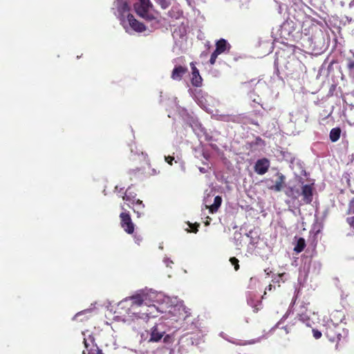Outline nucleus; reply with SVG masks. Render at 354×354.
Instances as JSON below:
<instances>
[{
  "instance_id": "4c0bfd02",
  "label": "nucleus",
  "mask_w": 354,
  "mask_h": 354,
  "mask_svg": "<svg viewBox=\"0 0 354 354\" xmlns=\"http://www.w3.org/2000/svg\"><path fill=\"white\" fill-rule=\"evenodd\" d=\"M259 341V339H252L250 342H249L248 344H254L256 342H258Z\"/></svg>"
},
{
  "instance_id": "7ed1b4c3",
  "label": "nucleus",
  "mask_w": 354,
  "mask_h": 354,
  "mask_svg": "<svg viewBox=\"0 0 354 354\" xmlns=\"http://www.w3.org/2000/svg\"><path fill=\"white\" fill-rule=\"evenodd\" d=\"M248 288L252 290L247 294L248 304L254 308V312H257L261 308V301L258 299H254L256 295L253 291L261 288L259 280L257 277H251Z\"/></svg>"
},
{
  "instance_id": "9b49d317",
  "label": "nucleus",
  "mask_w": 354,
  "mask_h": 354,
  "mask_svg": "<svg viewBox=\"0 0 354 354\" xmlns=\"http://www.w3.org/2000/svg\"><path fill=\"white\" fill-rule=\"evenodd\" d=\"M192 68V79L191 82L194 86L200 87L202 86L203 79L199 74V71L196 67L194 62L190 64Z\"/></svg>"
},
{
  "instance_id": "de8ad7c7",
  "label": "nucleus",
  "mask_w": 354,
  "mask_h": 354,
  "mask_svg": "<svg viewBox=\"0 0 354 354\" xmlns=\"http://www.w3.org/2000/svg\"><path fill=\"white\" fill-rule=\"evenodd\" d=\"M162 248H163V247H162V244H160V245H159V248H160V249H162Z\"/></svg>"
},
{
  "instance_id": "864d4df0",
  "label": "nucleus",
  "mask_w": 354,
  "mask_h": 354,
  "mask_svg": "<svg viewBox=\"0 0 354 354\" xmlns=\"http://www.w3.org/2000/svg\"><path fill=\"white\" fill-rule=\"evenodd\" d=\"M310 28H311V29H313V28H314V26H310Z\"/></svg>"
},
{
  "instance_id": "e433bc0d",
  "label": "nucleus",
  "mask_w": 354,
  "mask_h": 354,
  "mask_svg": "<svg viewBox=\"0 0 354 354\" xmlns=\"http://www.w3.org/2000/svg\"><path fill=\"white\" fill-rule=\"evenodd\" d=\"M221 337H223V338L226 339L227 341H229V342H230L233 343V344H242V345H245V344H246V343H243V344H242V343H239V342H234V341H232V340H230V339H227V338L224 336V333H221Z\"/></svg>"
},
{
  "instance_id": "4be33fe9",
  "label": "nucleus",
  "mask_w": 354,
  "mask_h": 354,
  "mask_svg": "<svg viewBox=\"0 0 354 354\" xmlns=\"http://www.w3.org/2000/svg\"><path fill=\"white\" fill-rule=\"evenodd\" d=\"M162 9L167 8L170 4V0H154Z\"/></svg>"
},
{
  "instance_id": "4468645a",
  "label": "nucleus",
  "mask_w": 354,
  "mask_h": 354,
  "mask_svg": "<svg viewBox=\"0 0 354 354\" xmlns=\"http://www.w3.org/2000/svg\"><path fill=\"white\" fill-rule=\"evenodd\" d=\"M326 327L325 335L328 337L330 341H335L336 337L339 335L335 330L337 325L332 321H329L326 325Z\"/></svg>"
},
{
  "instance_id": "a19ab883",
  "label": "nucleus",
  "mask_w": 354,
  "mask_h": 354,
  "mask_svg": "<svg viewBox=\"0 0 354 354\" xmlns=\"http://www.w3.org/2000/svg\"><path fill=\"white\" fill-rule=\"evenodd\" d=\"M199 170L201 173H205L206 172V169L203 167H200L199 168Z\"/></svg>"
},
{
  "instance_id": "473e14b6",
  "label": "nucleus",
  "mask_w": 354,
  "mask_h": 354,
  "mask_svg": "<svg viewBox=\"0 0 354 354\" xmlns=\"http://www.w3.org/2000/svg\"><path fill=\"white\" fill-rule=\"evenodd\" d=\"M133 237H134V241H135V242H136L137 244H140V242L142 241V236H140V235H137V234H136V235H134V236H133Z\"/></svg>"
},
{
  "instance_id": "49530a36",
  "label": "nucleus",
  "mask_w": 354,
  "mask_h": 354,
  "mask_svg": "<svg viewBox=\"0 0 354 354\" xmlns=\"http://www.w3.org/2000/svg\"><path fill=\"white\" fill-rule=\"evenodd\" d=\"M192 231H193L194 232H196L198 230H197V229H193V230H192Z\"/></svg>"
},
{
  "instance_id": "dca6fc26",
  "label": "nucleus",
  "mask_w": 354,
  "mask_h": 354,
  "mask_svg": "<svg viewBox=\"0 0 354 354\" xmlns=\"http://www.w3.org/2000/svg\"><path fill=\"white\" fill-rule=\"evenodd\" d=\"M115 3L118 12L119 19L120 20L121 17H127V14H129V7L128 4L125 2H122L120 0H117Z\"/></svg>"
},
{
  "instance_id": "58836bf2",
  "label": "nucleus",
  "mask_w": 354,
  "mask_h": 354,
  "mask_svg": "<svg viewBox=\"0 0 354 354\" xmlns=\"http://www.w3.org/2000/svg\"><path fill=\"white\" fill-rule=\"evenodd\" d=\"M179 31L180 32V36H183L185 33V29L184 27L183 28V30L182 31H181L180 28Z\"/></svg>"
},
{
  "instance_id": "79ce46f5",
  "label": "nucleus",
  "mask_w": 354,
  "mask_h": 354,
  "mask_svg": "<svg viewBox=\"0 0 354 354\" xmlns=\"http://www.w3.org/2000/svg\"><path fill=\"white\" fill-rule=\"evenodd\" d=\"M290 312H291V310L289 309V310L287 311L286 314L283 317V319L286 318V317H287V316L288 315V314H290Z\"/></svg>"
},
{
  "instance_id": "a878e982",
  "label": "nucleus",
  "mask_w": 354,
  "mask_h": 354,
  "mask_svg": "<svg viewBox=\"0 0 354 354\" xmlns=\"http://www.w3.org/2000/svg\"><path fill=\"white\" fill-rule=\"evenodd\" d=\"M230 261L234 266L235 270H237L239 268V260L235 257H232Z\"/></svg>"
},
{
  "instance_id": "f704fd0d",
  "label": "nucleus",
  "mask_w": 354,
  "mask_h": 354,
  "mask_svg": "<svg viewBox=\"0 0 354 354\" xmlns=\"http://www.w3.org/2000/svg\"><path fill=\"white\" fill-rule=\"evenodd\" d=\"M346 221L348 223L354 228V216L347 218Z\"/></svg>"
},
{
  "instance_id": "c756f323",
  "label": "nucleus",
  "mask_w": 354,
  "mask_h": 354,
  "mask_svg": "<svg viewBox=\"0 0 354 354\" xmlns=\"http://www.w3.org/2000/svg\"><path fill=\"white\" fill-rule=\"evenodd\" d=\"M313 337L316 339H318L322 337V333L318 330L313 329Z\"/></svg>"
},
{
  "instance_id": "423d86ee",
  "label": "nucleus",
  "mask_w": 354,
  "mask_h": 354,
  "mask_svg": "<svg viewBox=\"0 0 354 354\" xmlns=\"http://www.w3.org/2000/svg\"><path fill=\"white\" fill-rule=\"evenodd\" d=\"M183 59L181 57L174 59L173 63L175 64L171 72V77L176 81H180L183 75L187 73L188 68L185 64H181Z\"/></svg>"
},
{
  "instance_id": "6e6552de",
  "label": "nucleus",
  "mask_w": 354,
  "mask_h": 354,
  "mask_svg": "<svg viewBox=\"0 0 354 354\" xmlns=\"http://www.w3.org/2000/svg\"><path fill=\"white\" fill-rule=\"evenodd\" d=\"M121 220V226L128 234H132L134 232V224L133 223L130 215L127 212H122L120 215Z\"/></svg>"
},
{
  "instance_id": "2f4dec72",
  "label": "nucleus",
  "mask_w": 354,
  "mask_h": 354,
  "mask_svg": "<svg viewBox=\"0 0 354 354\" xmlns=\"http://www.w3.org/2000/svg\"><path fill=\"white\" fill-rule=\"evenodd\" d=\"M142 209L143 208H142L139 205H136V208L133 209L134 212L137 214L138 217H140L143 214V213L142 212H140V209Z\"/></svg>"
},
{
  "instance_id": "2eb2a0df",
  "label": "nucleus",
  "mask_w": 354,
  "mask_h": 354,
  "mask_svg": "<svg viewBox=\"0 0 354 354\" xmlns=\"http://www.w3.org/2000/svg\"><path fill=\"white\" fill-rule=\"evenodd\" d=\"M230 49V44L224 39H221L216 43L214 50L218 55L228 52Z\"/></svg>"
},
{
  "instance_id": "ea45409f",
  "label": "nucleus",
  "mask_w": 354,
  "mask_h": 354,
  "mask_svg": "<svg viewBox=\"0 0 354 354\" xmlns=\"http://www.w3.org/2000/svg\"><path fill=\"white\" fill-rule=\"evenodd\" d=\"M349 8H352L354 6V0H352L350 3H349Z\"/></svg>"
},
{
  "instance_id": "a211bd4d",
  "label": "nucleus",
  "mask_w": 354,
  "mask_h": 354,
  "mask_svg": "<svg viewBox=\"0 0 354 354\" xmlns=\"http://www.w3.org/2000/svg\"><path fill=\"white\" fill-rule=\"evenodd\" d=\"M284 184V177L283 175H279L277 180L275 182V184L270 186L269 189L274 190L275 192H279L282 189Z\"/></svg>"
},
{
  "instance_id": "39448f33",
  "label": "nucleus",
  "mask_w": 354,
  "mask_h": 354,
  "mask_svg": "<svg viewBox=\"0 0 354 354\" xmlns=\"http://www.w3.org/2000/svg\"><path fill=\"white\" fill-rule=\"evenodd\" d=\"M297 317L301 322L308 327H311L319 320L317 315L315 313L308 311L306 309L305 306H301L299 312L297 314Z\"/></svg>"
},
{
  "instance_id": "1a4fd4ad",
  "label": "nucleus",
  "mask_w": 354,
  "mask_h": 354,
  "mask_svg": "<svg viewBox=\"0 0 354 354\" xmlns=\"http://www.w3.org/2000/svg\"><path fill=\"white\" fill-rule=\"evenodd\" d=\"M301 196H302L301 202L299 203V205L301 204H308L310 203L313 200V187L309 185H304L301 187Z\"/></svg>"
},
{
  "instance_id": "0eeeda50",
  "label": "nucleus",
  "mask_w": 354,
  "mask_h": 354,
  "mask_svg": "<svg viewBox=\"0 0 354 354\" xmlns=\"http://www.w3.org/2000/svg\"><path fill=\"white\" fill-rule=\"evenodd\" d=\"M165 326L166 324L164 323H159L155 325L151 328L150 341L156 342L160 341L166 333Z\"/></svg>"
},
{
  "instance_id": "f3484780",
  "label": "nucleus",
  "mask_w": 354,
  "mask_h": 354,
  "mask_svg": "<svg viewBox=\"0 0 354 354\" xmlns=\"http://www.w3.org/2000/svg\"><path fill=\"white\" fill-rule=\"evenodd\" d=\"M286 194L293 200H297L301 196V191L295 187H289L286 190Z\"/></svg>"
},
{
  "instance_id": "6ab92c4d",
  "label": "nucleus",
  "mask_w": 354,
  "mask_h": 354,
  "mask_svg": "<svg viewBox=\"0 0 354 354\" xmlns=\"http://www.w3.org/2000/svg\"><path fill=\"white\" fill-rule=\"evenodd\" d=\"M84 343L85 348L88 352V354H91V351H93V347L95 346V345H94V338L89 335L88 338H84Z\"/></svg>"
},
{
  "instance_id": "7c9ffc66",
  "label": "nucleus",
  "mask_w": 354,
  "mask_h": 354,
  "mask_svg": "<svg viewBox=\"0 0 354 354\" xmlns=\"http://www.w3.org/2000/svg\"><path fill=\"white\" fill-rule=\"evenodd\" d=\"M348 213L354 214V198L349 203Z\"/></svg>"
},
{
  "instance_id": "f257e3e1",
  "label": "nucleus",
  "mask_w": 354,
  "mask_h": 354,
  "mask_svg": "<svg viewBox=\"0 0 354 354\" xmlns=\"http://www.w3.org/2000/svg\"><path fill=\"white\" fill-rule=\"evenodd\" d=\"M117 311L124 322L137 319L156 317L159 313L168 312V319L178 322L190 314L183 301L177 297H169L151 289L138 290L118 305Z\"/></svg>"
},
{
  "instance_id": "bb28decb",
  "label": "nucleus",
  "mask_w": 354,
  "mask_h": 354,
  "mask_svg": "<svg viewBox=\"0 0 354 354\" xmlns=\"http://www.w3.org/2000/svg\"><path fill=\"white\" fill-rule=\"evenodd\" d=\"M218 56V55L216 53H215L214 51L212 53L211 57L209 59V63L211 65H214L215 64Z\"/></svg>"
},
{
  "instance_id": "9d476101",
  "label": "nucleus",
  "mask_w": 354,
  "mask_h": 354,
  "mask_svg": "<svg viewBox=\"0 0 354 354\" xmlns=\"http://www.w3.org/2000/svg\"><path fill=\"white\" fill-rule=\"evenodd\" d=\"M270 167V161L267 158H261L257 161L254 171L259 175L266 174Z\"/></svg>"
},
{
  "instance_id": "b1692460",
  "label": "nucleus",
  "mask_w": 354,
  "mask_h": 354,
  "mask_svg": "<svg viewBox=\"0 0 354 354\" xmlns=\"http://www.w3.org/2000/svg\"><path fill=\"white\" fill-rule=\"evenodd\" d=\"M347 68L349 72L354 71V60L351 58H347Z\"/></svg>"
},
{
  "instance_id": "72a5a7b5",
  "label": "nucleus",
  "mask_w": 354,
  "mask_h": 354,
  "mask_svg": "<svg viewBox=\"0 0 354 354\" xmlns=\"http://www.w3.org/2000/svg\"><path fill=\"white\" fill-rule=\"evenodd\" d=\"M174 157L170 156H165V161L169 165H172V161L174 160Z\"/></svg>"
},
{
  "instance_id": "cd10ccee",
  "label": "nucleus",
  "mask_w": 354,
  "mask_h": 354,
  "mask_svg": "<svg viewBox=\"0 0 354 354\" xmlns=\"http://www.w3.org/2000/svg\"><path fill=\"white\" fill-rule=\"evenodd\" d=\"M90 313H91V310H90V309H86V310H82V311H81V312H80V313H77V314L74 316L73 319H77V318H78L79 317H80L82 315H86V314Z\"/></svg>"
},
{
  "instance_id": "aec40b11",
  "label": "nucleus",
  "mask_w": 354,
  "mask_h": 354,
  "mask_svg": "<svg viewBox=\"0 0 354 354\" xmlns=\"http://www.w3.org/2000/svg\"><path fill=\"white\" fill-rule=\"evenodd\" d=\"M306 247V241H305V239H303V238H299L297 240V243H296V245L294 248V250L297 252V253H299L301 252V251L304 250V249Z\"/></svg>"
},
{
  "instance_id": "c9c22d12",
  "label": "nucleus",
  "mask_w": 354,
  "mask_h": 354,
  "mask_svg": "<svg viewBox=\"0 0 354 354\" xmlns=\"http://www.w3.org/2000/svg\"><path fill=\"white\" fill-rule=\"evenodd\" d=\"M163 341L165 343H170L172 342L171 337L169 335H167L164 337Z\"/></svg>"
},
{
  "instance_id": "f8f14e48",
  "label": "nucleus",
  "mask_w": 354,
  "mask_h": 354,
  "mask_svg": "<svg viewBox=\"0 0 354 354\" xmlns=\"http://www.w3.org/2000/svg\"><path fill=\"white\" fill-rule=\"evenodd\" d=\"M209 196H208L207 198H205L204 201L206 208H208L209 212L213 214L216 212L218 210V207L221 206L222 203V198L221 196H216L214 198V203L212 205H210V202L209 201Z\"/></svg>"
},
{
  "instance_id": "393cba45",
  "label": "nucleus",
  "mask_w": 354,
  "mask_h": 354,
  "mask_svg": "<svg viewBox=\"0 0 354 354\" xmlns=\"http://www.w3.org/2000/svg\"><path fill=\"white\" fill-rule=\"evenodd\" d=\"M250 99L254 102V103H256L257 104H261L260 102H261V100H260V98L259 96H256V95L254 93H250V96H249Z\"/></svg>"
},
{
  "instance_id": "09e8293b",
  "label": "nucleus",
  "mask_w": 354,
  "mask_h": 354,
  "mask_svg": "<svg viewBox=\"0 0 354 354\" xmlns=\"http://www.w3.org/2000/svg\"><path fill=\"white\" fill-rule=\"evenodd\" d=\"M351 53H352L353 56L354 57V52L353 50H350Z\"/></svg>"
},
{
  "instance_id": "8fccbe9b",
  "label": "nucleus",
  "mask_w": 354,
  "mask_h": 354,
  "mask_svg": "<svg viewBox=\"0 0 354 354\" xmlns=\"http://www.w3.org/2000/svg\"><path fill=\"white\" fill-rule=\"evenodd\" d=\"M205 223L206 225H209V221H207Z\"/></svg>"
},
{
  "instance_id": "37998d69",
  "label": "nucleus",
  "mask_w": 354,
  "mask_h": 354,
  "mask_svg": "<svg viewBox=\"0 0 354 354\" xmlns=\"http://www.w3.org/2000/svg\"><path fill=\"white\" fill-rule=\"evenodd\" d=\"M271 288H272V286H271V285H269V286H268V287L266 288V290H271ZM264 294H266V291H265Z\"/></svg>"
},
{
  "instance_id": "a18cd8bd",
  "label": "nucleus",
  "mask_w": 354,
  "mask_h": 354,
  "mask_svg": "<svg viewBox=\"0 0 354 354\" xmlns=\"http://www.w3.org/2000/svg\"><path fill=\"white\" fill-rule=\"evenodd\" d=\"M308 23V21H306L304 24V26L303 27H304L306 25H307V24Z\"/></svg>"
},
{
  "instance_id": "c85d7f7f",
  "label": "nucleus",
  "mask_w": 354,
  "mask_h": 354,
  "mask_svg": "<svg viewBox=\"0 0 354 354\" xmlns=\"http://www.w3.org/2000/svg\"><path fill=\"white\" fill-rule=\"evenodd\" d=\"M163 262L165 263L167 267H171V265L174 263L173 261H171L169 258L167 257H164Z\"/></svg>"
},
{
  "instance_id": "f03ea898",
  "label": "nucleus",
  "mask_w": 354,
  "mask_h": 354,
  "mask_svg": "<svg viewBox=\"0 0 354 354\" xmlns=\"http://www.w3.org/2000/svg\"><path fill=\"white\" fill-rule=\"evenodd\" d=\"M120 24L127 32L131 34L133 31L144 32L146 30L151 32L147 25L138 21L131 14H127V17L120 18Z\"/></svg>"
},
{
  "instance_id": "20e7f679",
  "label": "nucleus",
  "mask_w": 354,
  "mask_h": 354,
  "mask_svg": "<svg viewBox=\"0 0 354 354\" xmlns=\"http://www.w3.org/2000/svg\"><path fill=\"white\" fill-rule=\"evenodd\" d=\"M134 9L140 17L146 20L151 21L155 19L151 12L152 4L150 0H138V1L134 3Z\"/></svg>"
},
{
  "instance_id": "3c124183",
  "label": "nucleus",
  "mask_w": 354,
  "mask_h": 354,
  "mask_svg": "<svg viewBox=\"0 0 354 354\" xmlns=\"http://www.w3.org/2000/svg\"><path fill=\"white\" fill-rule=\"evenodd\" d=\"M295 299L292 301V304H295Z\"/></svg>"
},
{
  "instance_id": "5701e85b",
  "label": "nucleus",
  "mask_w": 354,
  "mask_h": 354,
  "mask_svg": "<svg viewBox=\"0 0 354 354\" xmlns=\"http://www.w3.org/2000/svg\"><path fill=\"white\" fill-rule=\"evenodd\" d=\"M215 118L216 119L222 121H229L230 119V116L225 114L215 115Z\"/></svg>"
},
{
  "instance_id": "412c9836",
  "label": "nucleus",
  "mask_w": 354,
  "mask_h": 354,
  "mask_svg": "<svg viewBox=\"0 0 354 354\" xmlns=\"http://www.w3.org/2000/svg\"><path fill=\"white\" fill-rule=\"evenodd\" d=\"M341 130L339 128H333L330 132V139L332 142H336L340 137Z\"/></svg>"
},
{
  "instance_id": "c03bdc74",
  "label": "nucleus",
  "mask_w": 354,
  "mask_h": 354,
  "mask_svg": "<svg viewBox=\"0 0 354 354\" xmlns=\"http://www.w3.org/2000/svg\"><path fill=\"white\" fill-rule=\"evenodd\" d=\"M176 34H177V30H175L174 31V36H175Z\"/></svg>"
},
{
  "instance_id": "5fc2aeb1",
  "label": "nucleus",
  "mask_w": 354,
  "mask_h": 354,
  "mask_svg": "<svg viewBox=\"0 0 354 354\" xmlns=\"http://www.w3.org/2000/svg\"><path fill=\"white\" fill-rule=\"evenodd\" d=\"M310 3H313V0H310Z\"/></svg>"
},
{
  "instance_id": "ddd939ff",
  "label": "nucleus",
  "mask_w": 354,
  "mask_h": 354,
  "mask_svg": "<svg viewBox=\"0 0 354 354\" xmlns=\"http://www.w3.org/2000/svg\"><path fill=\"white\" fill-rule=\"evenodd\" d=\"M136 194L133 192H131L129 188L127 189L125 194L122 198L123 200L128 201L133 205H139L142 208H144L145 205L143 204L142 201L139 199H136Z\"/></svg>"
},
{
  "instance_id": "603ef678",
  "label": "nucleus",
  "mask_w": 354,
  "mask_h": 354,
  "mask_svg": "<svg viewBox=\"0 0 354 354\" xmlns=\"http://www.w3.org/2000/svg\"><path fill=\"white\" fill-rule=\"evenodd\" d=\"M118 186H116V187H115V190H116V191H118Z\"/></svg>"
}]
</instances>
